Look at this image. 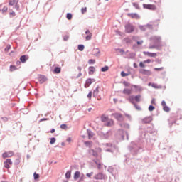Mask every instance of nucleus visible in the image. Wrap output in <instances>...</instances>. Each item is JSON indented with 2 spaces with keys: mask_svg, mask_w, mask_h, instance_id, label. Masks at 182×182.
I'll return each instance as SVG.
<instances>
[{
  "mask_svg": "<svg viewBox=\"0 0 182 182\" xmlns=\"http://www.w3.org/2000/svg\"><path fill=\"white\" fill-rule=\"evenodd\" d=\"M90 153H92V156L94 157H97L101 154L102 153V149L100 148H96L95 149H91L90 150Z\"/></svg>",
  "mask_w": 182,
  "mask_h": 182,
  "instance_id": "obj_1",
  "label": "nucleus"
},
{
  "mask_svg": "<svg viewBox=\"0 0 182 182\" xmlns=\"http://www.w3.org/2000/svg\"><path fill=\"white\" fill-rule=\"evenodd\" d=\"M112 116L118 122H123V120H124V117H123V114H122L119 112H116V113L112 114Z\"/></svg>",
  "mask_w": 182,
  "mask_h": 182,
  "instance_id": "obj_2",
  "label": "nucleus"
},
{
  "mask_svg": "<svg viewBox=\"0 0 182 182\" xmlns=\"http://www.w3.org/2000/svg\"><path fill=\"white\" fill-rule=\"evenodd\" d=\"M143 8H144V9H149V11H156V9H157V6L154 4H144Z\"/></svg>",
  "mask_w": 182,
  "mask_h": 182,
  "instance_id": "obj_3",
  "label": "nucleus"
},
{
  "mask_svg": "<svg viewBox=\"0 0 182 182\" xmlns=\"http://www.w3.org/2000/svg\"><path fill=\"white\" fill-rule=\"evenodd\" d=\"M125 31L127 33H132V32H134V26L130 23H128L125 26Z\"/></svg>",
  "mask_w": 182,
  "mask_h": 182,
  "instance_id": "obj_4",
  "label": "nucleus"
},
{
  "mask_svg": "<svg viewBox=\"0 0 182 182\" xmlns=\"http://www.w3.org/2000/svg\"><path fill=\"white\" fill-rule=\"evenodd\" d=\"M127 15L129 18H131V19H140V15L137 13H128Z\"/></svg>",
  "mask_w": 182,
  "mask_h": 182,
  "instance_id": "obj_5",
  "label": "nucleus"
},
{
  "mask_svg": "<svg viewBox=\"0 0 182 182\" xmlns=\"http://www.w3.org/2000/svg\"><path fill=\"white\" fill-rule=\"evenodd\" d=\"M95 180H105L106 178V176L102 173H98L94 176Z\"/></svg>",
  "mask_w": 182,
  "mask_h": 182,
  "instance_id": "obj_6",
  "label": "nucleus"
},
{
  "mask_svg": "<svg viewBox=\"0 0 182 182\" xmlns=\"http://www.w3.org/2000/svg\"><path fill=\"white\" fill-rule=\"evenodd\" d=\"M4 166L5 168H11L10 166H12V161L11 159H7L6 161L4 162Z\"/></svg>",
  "mask_w": 182,
  "mask_h": 182,
  "instance_id": "obj_7",
  "label": "nucleus"
},
{
  "mask_svg": "<svg viewBox=\"0 0 182 182\" xmlns=\"http://www.w3.org/2000/svg\"><path fill=\"white\" fill-rule=\"evenodd\" d=\"M95 82H96V80H95V79H91V78H88V79L86 80V82H85V88L89 87V86H90V85H92V83H95Z\"/></svg>",
  "mask_w": 182,
  "mask_h": 182,
  "instance_id": "obj_8",
  "label": "nucleus"
},
{
  "mask_svg": "<svg viewBox=\"0 0 182 182\" xmlns=\"http://www.w3.org/2000/svg\"><path fill=\"white\" fill-rule=\"evenodd\" d=\"M13 156H14V151H12L4 152L2 154L3 159H6L8 157H12Z\"/></svg>",
  "mask_w": 182,
  "mask_h": 182,
  "instance_id": "obj_9",
  "label": "nucleus"
},
{
  "mask_svg": "<svg viewBox=\"0 0 182 182\" xmlns=\"http://www.w3.org/2000/svg\"><path fill=\"white\" fill-rule=\"evenodd\" d=\"M132 39L133 41H135V42H136V45L138 46H141V45H143L144 42L143 40H139V37H136V36H133Z\"/></svg>",
  "mask_w": 182,
  "mask_h": 182,
  "instance_id": "obj_10",
  "label": "nucleus"
},
{
  "mask_svg": "<svg viewBox=\"0 0 182 182\" xmlns=\"http://www.w3.org/2000/svg\"><path fill=\"white\" fill-rule=\"evenodd\" d=\"M143 53L146 56H149V58H156L157 56V53H150V52H147V51H144Z\"/></svg>",
  "mask_w": 182,
  "mask_h": 182,
  "instance_id": "obj_11",
  "label": "nucleus"
},
{
  "mask_svg": "<svg viewBox=\"0 0 182 182\" xmlns=\"http://www.w3.org/2000/svg\"><path fill=\"white\" fill-rule=\"evenodd\" d=\"M151 41H153L154 43H160L161 42V37L153 36L151 38Z\"/></svg>",
  "mask_w": 182,
  "mask_h": 182,
  "instance_id": "obj_12",
  "label": "nucleus"
},
{
  "mask_svg": "<svg viewBox=\"0 0 182 182\" xmlns=\"http://www.w3.org/2000/svg\"><path fill=\"white\" fill-rule=\"evenodd\" d=\"M92 55L93 56H100V50L99 48H93Z\"/></svg>",
  "mask_w": 182,
  "mask_h": 182,
  "instance_id": "obj_13",
  "label": "nucleus"
},
{
  "mask_svg": "<svg viewBox=\"0 0 182 182\" xmlns=\"http://www.w3.org/2000/svg\"><path fill=\"white\" fill-rule=\"evenodd\" d=\"M161 105L164 112H170V108L167 106V104H166V101H162Z\"/></svg>",
  "mask_w": 182,
  "mask_h": 182,
  "instance_id": "obj_14",
  "label": "nucleus"
},
{
  "mask_svg": "<svg viewBox=\"0 0 182 182\" xmlns=\"http://www.w3.org/2000/svg\"><path fill=\"white\" fill-rule=\"evenodd\" d=\"M152 121H153V118H151V117H146L142 120L143 123H144L145 124L151 123Z\"/></svg>",
  "mask_w": 182,
  "mask_h": 182,
  "instance_id": "obj_15",
  "label": "nucleus"
},
{
  "mask_svg": "<svg viewBox=\"0 0 182 182\" xmlns=\"http://www.w3.org/2000/svg\"><path fill=\"white\" fill-rule=\"evenodd\" d=\"M85 33L87 35L85 37L86 41H90V39H92V33H90V31L87 30Z\"/></svg>",
  "mask_w": 182,
  "mask_h": 182,
  "instance_id": "obj_16",
  "label": "nucleus"
},
{
  "mask_svg": "<svg viewBox=\"0 0 182 182\" xmlns=\"http://www.w3.org/2000/svg\"><path fill=\"white\" fill-rule=\"evenodd\" d=\"M28 59H29V56L28 55H22L20 58V60L22 63H25V62H26L28 60Z\"/></svg>",
  "mask_w": 182,
  "mask_h": 182,
  "instance_id": "obj_17",
  "label": "nucleus"
},
{
  "mask_svg": "<svg viewBox=\"0 0 182 182\" xmlns=\"http://www.w3.org/2000/svg\"><path fill=\"white\" fill-rule=\"evenodd\" d=\"M139 72L142 75H151V72L150 70H149L142 69Z\"/></svg>",
  "mask_w": 182,
  "mask_h": 182,
  "instance_id": "obj_18",
  "label": "nucleus"
},
{
  "mask_svg": "<svg viewBox=\"0 0 182 182\" xmlns=\"http://www.w3.org/2000/svg\"><path fill=\"white\" fill-rule=\"evenodd\" d=\"M38 80L41 83H44V82H46V77L43 76V75H41L38 77Z\"/></svg>",
  "mask_w": 182,
  "mask_h": 182,
  "instance_id": "obj_19",
  "label": "nucleus"
},
{
  "mask_svg": "<svg viewBox=\"0 0 182 182\" xmlns=\"http://www.w3.org/2000/svg\"><path fill=\"white\" fill-rule=\"evenodd\" d=\"M79 177H80V172L79 171H77L74 173V180H78Z\"/></svg>",
  "mask_w": 182,
  "mask_h": 182,
  "instance_id": "obj_20",
  "label": "nucleus"
},
{
  "mask_svg": "<svg viewBox=\"0 0 182 182\" xmlns=\"http://www.w3.org/2000/svg\"><path fill=\"white\" fill-rule=\"evenodd\" d=\"M124 95H132V90L130 89H124L123 90Z\"/></svg>",
  "mask_w": 182,
  "mask_h": 182,
  "instance_id": "obj_21",
  "label": "nucleus"
},
{
  "mask_svg": "<svg viewBox=\"0 0 182 182\" xmlns=\"http://www.w3.org/2000/svg\"><path fill=\"white\" fill-rule=\"evenodd\" d=\"M95 70H96V68H95V67H90L89 75H93V73H95Z\"/></svg>",
  "mask_w": 182,
  "mask_h": 182,
  "instance_id": "obj_22",
  "label": "nucleus"
},
{
  "mask_svg": "<svg viewBox=\"0 0 182 182\" xmlns=\"http://www.w3.org/2000/svg\"><path fill=\"white\" fill-rule=\"evenodd\" d=\"M99 95V87H97L96 89L93 92V97H96Z\"/></svg>",
  "mask_w": 182,
  "mask_h": 182,
  "instance_id": "obj_23",
  "label": "nucleus"
},
{
  "mask_svg": "<svg viewBox=\"0 0 182 182\" xmlns=\"http://www.w3.org/2000/svg\"><path fill=\"white\" fill-rule=\"evenodd\" d=\"M149 86H151L152 87H154V89H160V86L157 84H154V83H149Z\"/></svg>",
  "mask_w": 182,
  "mask_h": 182,
  "instance_id": "obj_24",
  "label": "nucleus"
},
{
  "mask_svg": "<svg viewBox=\"0 0 182 182\" xmlns=\"http://www.w3.org/2000/svg\"><path fill=\"white\" fill-rule=\"evenodd\" d=\"M113 124H114V121H113V119H109L107 122L106 126L110 127V126H113Z\"/></svg>",
  "mask_w": 182,
  "mask_h": 182,
  "instance_id": "obj_25",
  "label": "nucleus"
},
{
  "mask_svg": "<svg viewBox=\"0 0 182 182\" xmlns=\"http://www.w3.org/2000/svg\"><path fill=\"white\" fill-rule=\"evenodd\" d=\"M101 120H102V122H107V120H109V117L106 115H102L101 117Z\"/></svg>",
  "mask_w": 182,
  "mask_h": 182,
  "instance_id": "obj_26",
  "label": "nucleus"
},
{
  "mask_svg": "<svg viewBox=\"0 0 182 182\" xmlns=\"http://www.w3.org/2000/svg\"><path fill=\"white\" fill-rule=\"evenodd\" d=\"M65 177H66V178H68V179L70 178V177H71V172H70V171H68L66 172V173H65Z\"/></svg>",
  "mask_w": 182,
  "mask_h": 182,
  "instance_id": "obj_27",
  "label": "nucleus"
},
{
  "mask_svg": "<svg viewBox=\"0 0 182 182\" xmlns=\"http://www.w3.org/2000/svg\"><path fill=\"white\" fill-rule=\"evenodd\" d=\"M107 70H109V66H107V65L101 68L102 72H107Z\"/></svg>",
  "mask_w": 182,
  "mask_h": 182,
  "instance_id": "obj_28",
  "label": "nucleus"
},
{
  "mask_svg": "<svg viewBox=\"0 0 182 182\" xmlns=\"http://www.w3.org/2000/svg\"><path fill=\"white\" fill-rule=\"evenodd\" d=\"M88 63H89V65H95V63H96V60L90 59L88 60Z\"/></svg>",
  "mask_w": 182,
  "mask_h": 182,
  "instance_id": "obj_29",
  "label": "nucleus"
},
{
  "mask_svg": "<svg viewBox=\"0 0 182 182\" xmlns=\"http://www.w3.org/2000/svg\"><path fill=\"white\" fill-rule=\"evenodd\" d=\"M95 163L96 164L97 168H99V170H100V167L102 166V164H100V161H95Z\"/></svg>",
  "mask_w": 182,
  "mask_h": 182,
  "instance_id": "obj_30",
  "label": "nucleus"
},
{
  "mask_svg": "<svg viewBox=\"0 0 182 182\" xmlns=\"http://www.w3.org/2000/svg\"><path fill=\"white\" fill-rule=\"evenodd\" d=\"M61 68L59 67H57L54 69L55 73H60Z\"/></svg>",
  "mask_w": 182,
  "mask_h": 182,
  "instance_id": "obj_31",
  "label": "nucleus"
},
{
  "mask_svg": "<svg viewBox=\"0 0 182 182\" xmlns=\"http://www.w3.org/2000/svg\"><path fill=\"white\" fill-rule=\"evenodd\" d=\"M84 49H85V46H83V45L78 46V50H80V52H82V50H84Z\"/></svg>",
  "mask_w": 182,
  "mask_h": 182,
  "instance_id": "obj_32",
  "label": "nucleus"
},
{
  "mask_svg": "<svg viewBox=\"0 0 182 182\" xmlns=\"http://www.w3.org/2000/svg\"><path fill=\"white\" fill-rule=\"evenodd\" d=\"M129 75H130V74L129 73H124V71L121 72V76L122 77H126V76H129Z\"/></svg>",
  "mask_w": 182,
  "mask_h": 182,
  "instance_id": "obj_33",
  "label": "nucleus"
},
{
  "mask_svg": "<svg viewBox=\"0 0 182 182\" xmlns=\"http://www.w3.org/2000/svg\"><path fill=\"white\" fill-rule=\"evenodd\" d=\"M16 4V0H10L9 2V5L13 6Z\"/></svg>",
  "mask_w": 182,
  "mask_h": 182,
  "instance_id": "obj_34",
  "label": "nucleus"
},
{
  "mask_svg": "<svg viewBox=\"0 0 182 182\" xmlns=\"http://www.w3.org/2000/svg\"><path fill=\"white\" fill-rule=\"evenodd\" d=\"M133 6L136 8V9H140V6L138 4V3H132Z\"/></svg>",
  "mask_w": 182,
  "mask_h": 182,
  "instance_id": "obj_35",
  "label": "nucleus"
},
{
  "mask_svg": "<svg viewBox=\"0 0 182 182\" xmlns=\"http://www.w3.org/2000/svg\"><path fill=\"white\" fill-rule=\"evenodd\" d=\"M141 97V95H136L134 97V99H135L136 102H140Z\"/></svg>",
  "mask_w": 182,
  "mask_h": 182,
  "instance_id": "obj_36",
  "label": "nucleus"
},
{
  "mask_svg": "<svg viewBox=\"0 0 182 182\" xmlns=\"http://www.w3.org/2000/svg\"><path fill=\"white\" fill-rule=\"evenodd\" d=\"M81 12H82V14H86V12H87V8H86V7L82 8Z\"/></svg>",
  "mask_w": 182,
  "mask_h": 182,
  "instance_id": "obj_37",
  "label": "nucleus"
},
{
  "mask_svg": "<svg viewBox=\"0 0 182 182\" xmlns=\"http://www.w3.org/2000/svg\"><path fill=\"white\" fill-rule=\"evenodd\" d=\"M67 19H68V21H70V19H72V14L70 13L67 14Z\"/></svg>",
  "mask_w": 182,
  "mask_h": 182,
  "instance_id": "obj_38",
  "label": "nucleus"
},
{
  "mask_svg": "<svg viewBox=\"0 0 182 182\" xmlns=\"http://www.w3.org/2000/svg\"><path fill=\"white\" fill-rule=\"evenodd\" d=\"M121 127H125L126 129H129V126L127 124H120Z\"/></svg>",
  "mask_w": 182,
  "mask_h": 182,
  "instance_id": "obj_39",
  "label": "nucleus"
},
{
  "mask_svg": "<svg viewBox=\"0 0 182 182\" xmlns=\"http://www.w3.org/2000/svg\"><path fill=\"white\" fill-rule=\"evenodd\" d=\"M10 70L11 72H14V70H16V67L15 65H11L10 66Z\"/></svg>",
  "mask_w": 182,
  "mask_h": 182,
  "instance_id": "obj_40",
  "label": "nucleus"
},
{
  "mask_svg": "<svg viewBox=\"0 0 182 182\" xmlns=\"http://www.w3.org/2000/svg\"><path fill=\"white\" fill-rule=\"evenodd\" d=\"M34 180H38L39 178V174L36 173V172L34 173Z\"/></svg>",
  "mask_w": 182,
  "mask_h": 182,
  "instance_id": "obj_41",
  "label": "nucleus"
},
{
  "mask_svg": "<svg viewBox=\"0 0 182 182\" xmlns=\"http://www.w3.org/2000/svg\"><path fill=\"white\" fill-rule=\"evenodd\" d=\"M60 128L63 130H66V129H68V126L66 124H62L60 125Z\"/></svg>",
  "mask_w": 182,
  "mask_h": 182,
  "instance_id": "obj_42",
  "label": "nucleus"
},
{
  "mask_svg": "<svg viewBox=\"0 0 182 182\" xmlns=\"http://www.w3.org/2000/svg\"><path fill=\"white\" fill-rule=\"evenodd\" d=\"M55 141H56V139L55 138H51L50 139V144H54Z\"/></svg>",
  "mask_w": 182,
  "mask_h": 182,
  "instance_id": "obj_43",
  "label": "nucleus"
},
{
  "mask_svg": "<svg viewBox=\"0 0 182 182\" xmlns=\"http://www.w3.org/2000/svg\"><path fill=\"white\" fill-rule=\"evenodd\" d=\"M154 107L153 106V105H150L149 107V112H153V110H154Z\"/></svg>",
  "mask_w": 182,
  "mask_h": 182,
  "instance_id": "obj_44",
  "label": "nucleus"
},
{
  "mask_svg": "<svg viewBox=\"0 0 182 182\" xmlns=\"http://www.w3.org/2000/svg\"><path fill=\"white\" fill-rule=\"evenodd\" d=\"M140 68H146V65H144V62H140L139 63Z\"/></svg>",
  "mask_w": 182,
  "mask_h": 182,
  "instance_id": "obj_45",
  "label": "nucleus"
},
{
  "mask_svg": "<svg viewBox=\"0 0 182 182\" xmlns=\"http://www.w3.org/2000/svg\"><path fill=\"white\" fill-rule=\"evenodd\" d=\"M124 41L127 43H130V42H132V40L129 38H125Z\"/></svg>",
  "mask_w": 182,
  "mask_h": 182,
  "instance_id": "obj_46",
  "label": "nucleus"
},
{
  "mask_svg": "<svg viewBox=\"0 0 182 182\" xmlns=\"http://www.w3.org/2000/svg\"><path fill=\"white\" fill-rule=\"evenodd\" d=\"M87 97H88V99H92V91H90L89 93H88V95H87Z\"/></svg>",
  "mask_w": 182,
  "mask_h": 182,
  "instance_id": "obj_47",
  "label": "nucleus"
},
{
  "mask_svg": "<svg viewBox=\"0 0 182 182\" xmlns=\"http://www.w3.org/2000/svg\"><path fill=\"white\" fill-rule=\"evenodd\" d=\"M9 49H11V46H7L6 47V48H5V51L6 52H8L9 50Z\"/></svg>",
  "mask_w": 182,
  "mask_h": 182,
  "instance_id": "obj_48",
  "label": "nucleus"
},
{
  "mask_svg": "<svg viewBox=\"0 0 182 182\" xmlns=\"http://www.w3.org/2000/svg\"><path fill=\"white\" fill-rule=\"evenodd\" d=\"M163 69H164V68H163V67L159 68H155L154 70L159 71V70H163Z\"/></svg>",
  "mask_w": 182,
  "mask_h": 182,
  "instance_id": "obj_49",
  "label": "nucleus"
},
{
  "mask_svg": "<svg viewBox=\"0 0 182 182\" xmlns=\"http://www.w3.org/2000/svg\"><path fill=\"white\" fill-rule=\"evenodd\" d=\"M8 11V8L6 6L3 7L2 12H6Z\"/></svg>",
  "mask_w": 182,
  "mask_h": 182,
  "instance_id": "obj_50",
  "label": "nucleus"
},
{
  "mask_svg": "<svg viewBox=\"0 0 182 182\" xmlns=\"http://www.w3.org/2000/svg\"><path fill=\"white\" fill-rule=\"evenodd\" d=\"M151 62V60L147 59V60L144 61V63H150Z\"/></svg>",
  "mask_w": 182,
  "mask_h": 182,
  "instance_id": "obj_51",
  "label": "nucleus"
},
{
  "mask_svg": "<svg viewBox=\"0 0 182 182\" xmlns=\"http://www.w3.org/2000/svg\"><path fill=\"white\" fill-rule=\"evenodd\" d=\"M86 176L87 177H92V176H93V172H91L90 173H87Z\"/></svg>",
  "mask_w": 182,
  "mask_h": 182,
  "instance_id": "obj_52",
  "label": "nucleus"
},
{
  "mask_svg": "<svg viewBox=\"0 0 182 182\" xmlns=\"http://www.w3.org/2000/svg\"><path fill=\"white\" fill-rule=\"evenodd\" d=\"M133 99H134V97H133V96H130L129 97V100H130V102H132L133 100Z\"/></svg>",
  "mask_w": 182,
  "mask_h": 182,
  "instance_id": "obj_53",
  "label": "nucleus"
},
{
  "mask_svg": "<svg viewBox=\"0 0 182 182\" xmlns=\"http://www.w3.org/2000/svg\"><path fill=\"white\" fill-rule=\"evenodd\" d=\"M151 104L152 105H156V100L155 99H152Z\"/></svg>",
  "mask_w": 182,
  "mask_h": 182,
  "instance_id": "obj_54",
  "label": "nucleus"
},
{
  "mask_svg": "<svg viewBox=\"0 0 182 182\" xmlns=\"http://www.w3.org/2000/svg\"><path fill=\"white\" fill-rule=\"evenodd\" d=\"M67 141H68V143H70V141H72V139L70 137H68L67 139Z\"/></svg>",
  "mask_w": 182,
  "mask_h": 182,
  "instance_id": "obj_55",
  "label": "nucleus"
},
{
  "mask_svg": "<svg viewBox=\"0 0 182 182\" xmlns=\"http://www.w3.org/2000/svg\"><path fill=\"white\" fill-rule=\"evenodd\" d=\"M10 15H11V16H15V12L14 11L11 12Z\"/></svg>",
  "mask_w": 182,
  "mask_h": 182,
  "instance_id": "obj_56",
  "label": "nucleus"
},
{
  "mask_svg": "<svg viewBox=\"0 0 182 182\" xmlns=\"http://www.w3.org/2000/svg\"><path fill=\"white\" fill-rule=\"evenodd\" d=\"M15 8L16 9H19V5H18V4H16Z\"/></svg>",
  "mask_w": 182,
  "mask_h": 182,
  "instance_id": "obj_57",
  "label": "nucleus"
},
{
  "mask_svg": "<svg viewBox=\"0 0 182 182\" xmlns=\"http://www.w3.org/2000/svg\"><path fill=\"white\" fill-rule=\"evenodd\" d=\"M154 48H156V46H150L149 49H154Z\"/></svg>",
  "mask_w": 182,
  "mask_h": 182,
  "instance_id": "obj_58",
  "label": "nucleus"
},
{
  "mask_svg": "<svg viewBox=\"0 0 182 182\" xmlns=\"http://www.w3.org/2000/svg\"><path fill=\"white\" fill-rule=\"evenodd\" d=\"M16 65H21V61H17Z\"/></svg>",
  "mask_w": 182,
  "mask_h": 182,
  "instance_id": "obj_59",
  "label": "nucleus"
},
{
  "mask_svg": "<svg viewBox=\"0 0 182 182\" xmlns=\"http://www.w3.org/2000/svg\"><path fill=\"white\" fill-rule=\"evenodd\" d=\"M68 38H69V37L67 36V37H65V38H64V40H65V41H68Z\"/></svg>",
  "mask_w": 182,
  "mask_h": 182,
  "instance_id": "obj_60",
  "label": "nucleus"
},
{
  "mask_svg": "<svg viewBox=\"0 0 182 182\" xmlns=\"http://www.w3.org/2000/svg\"><path fill=\"white\" fill-rule=\"evenodd\" d=\"M55 132V129H51L50 133H53Z\"/></svg>",
  "mask_w": 182,
  "mask_h": 182,
  "instance_id": "obj_61",
  "label": "nucleus"
},
{
  "mask_svg": "<svg viewBox=\"0 0 182 182\" xmlns=\"http://www.w3.org/2000/svg\"><path fill=\"white\" fill-rule=\"evenodd\" d=\"M124 85L125 86H127V82H124Z\"/></svg>",
  "mask_w": 182,
  "mask_h": 182,
  "instance_id": "obj_62",
  "label": "nucleus"
},
{
  "mask_svg": "<svg viewBox=\"0 0 182 182\" xmlns=\"http://www.w3.org/2000/svg\"><path fill=\"white\" fill-rule=\"evenodd\" d=\"M85 144H90V142H85Z\"/></svg>",
  "mask_w": 182,
  "mask_h": 182,
  "instance_id": "obj_63",
  "label": "nucleus"
},
{
  "mask_svg": "<svg viewBox=\"0 0 182 182\" xmlns=\"http://www.w3.org/2000/svg\"><path fill=\"white\" fill-rule=\"evenodd\" d=\"M90 110H92V108H90V109H88V112H90Z\"/></svg>",
  "mask_w": 182,
  "mask_h": 182,
  "instance_id": "obj_64",
  "label": "nucleus"
}]
</instances>
